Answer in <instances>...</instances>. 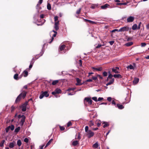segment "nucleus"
Returning a JSON list of instances; mask_svg holds the SVG:
<instances>
[{
  "label": "nucleus",
  "instance_id": "nucleus-1",
  "mask_svg": "<svg viewBox=\"0 0 149 149\" xmlns=\"http://www.w3.org/2000/svg\"><path fill=\"white\" fill-rule=\"evenodd\" d=\"M28 102H27L22 104L21 106H20V108L22 110V111L24 112L26 111V106L27 105Z\"/></svg>",
  "mask_w": 149,
  "mask_h": 149
},
{
  "label": "nucleus",
  "instance_id": "nucleus-2",
  "mask_svg": "<svg viewBox=\"0 0 149 149\" xmlns=\"http://www.w3.org/2000/svg\"><path fill=\"white\" fill-rule=\"evenodd\" d=\"M131 29V28H129L127 26H124L121 28L119 30V32H124L125 31H128L129 30Z\"/></svg>",
  "mask_w": 149,
  "mask_h": 149
},
{
  "label": "nucleus",
  "instance_id": "nucleus-3",
  "mask_svg": "<svg viewBox=\"0 0 149 149\" xmlns=\"http://www.w3.org/2000/svg\"><path fill=\"white\" fill-rule=\"evenodd\" d=\"M86 135L88 138H90L93 137L94 135V133L91 130L86 132Z\"/></svg>",
  "mask_w": 149,
  "mask_h": 149
},
{
  "label": "nucleus",
  "instance_id": "nucleus-4",
  "mask_svg": "<svg viewBox=\"0 0 149 149\" xmlns=\"http://www.w3.org/2000/svg\"><path fill=\"white\" fill-rule=\"evenodd\" d=\"M85 101L88 103L90 105H91L92 103V100H91V98L88 97H85L84 100V104H85Z\"/></svg>",
  "mask_w": 149,
  "mask_h": 149
},
{
  "label": "nucleus",
  "instance_id": "nucleus-5",
  "mask_svg": "<svg viewBox=\"0 0 149 149\" xmlns=\"http://www.w3.org/2000/svg\"><path fill=\"white\" fill-rule=\"evenodd\" d=\"M26 117L24 115H22V118H21L20 121L19 122V124L21 126H22L25 121Z\"/></svg>",
  "mask_w": 149,
  "mask_h": 149
},
{
  "label": "nucleus",
  "instance_id": "nucleus-6",
  "mask_svg": "<svg viewBox=\"0 0 149 149\" xmlns=\"http://www.w3.org/2000/svg\"><path fill=\"white\" fill-rule=\"evenodd\" d=\"M61 90L58 88H56L54 91L52 92V94L53 95H55L56 94H59L61 93Z\"/></svg>",
  "mask_w": 149,
  "mask_h": 149
},
{
  "label": "nucleus",
  "instance_id": "nucleus-7",
  "mask_svg": "<svg viewBox=\"0 0 149 149\" xmlns=\"http://www.w3.org/2000/svg\"><path fill=\"white\" fill-rule=\"evenodd\" d=\"M27 93L26 91H23L19 95L23 99L25 98Z\"/></svg>",
  "mask_w": 149,
  "mask_h": 149
},
{
  "label": "nucleus",
  "instance_id": "nucleus-8",
  "mask_svg": "<svg viewBox=\"0 0 149 149\" xmlns=\"http://www.w3.org/2000/svg\"><path fill=\"white\" fill-rule=\"evenodd\" d=\"M16 145L15 142V141H13L12 142L9 143L8 146L10 148H13Z\"/></svg>",
  "mask_w": 149,
  "mask_h": 149
},
{
  "label": "nucleus",
  "instance_id": "nucleus-9",
  "mask_svg": "<svg viewBox=\"0 0 149 149\" xmlns=\"http://www.w3.org/2000/svg\"><path fill=\"white\" fill-rule=\"evenodd\" d=\"M134 20V17L133 16H130L127 19V22H133Z\"/></svg>",
  "mask_w": 149,
  "mask_h": 149
},
{
  "label": "nucleus",
  "instance_id": "nucleus-10",
  "mask_svg": "<svg viewBox=\"0 0 149 149\" xmlns=\"http://www.w3.org/2000/svg\"><path fill=\"white\" fill-rule=\"evenodd\" d=\"M92 68L94 71H100L102 70V68L101 67L97 68L93 67Z\"/></svg>",
  "mask_w": 149,
  "mask_h": 149
},
{
  "label": "nucleus",
  "instance_id": "nucleus-11",
  "mask_svg": "<svg viewBox=\"0 0 149 149\" xmlns=\"http://www.w3.org/2000/svg\"><path fill=\"white\" fill-rule=\"evenodd\" d=\"M76 80L77 81V83L76 84V86L81 85L83 84L82 83H81V80L79 78H76Z\"/></svg>",
  "mask_w": 149,
  "mask_h": 149
},
{
  "label": "nucleus",
  "instance_id": "nucleus-12",
  "mask_svg": "<svg viewBox=\"0 0 149 149\" xmlns=\"http://www.w3.org/2000/svg\"><path fill=\"white\" fill-rule=\"evenodd\" d=\"M18 74L17 73H16L14 75V78L15 80H17L21 78L22 77V76L21 75L19 77H18Z\"/></svg>",
  "mask_w": 149,
  "mask_h": 149
},
{
  "label": "nucleus",
  "instance_id": "nucleus-13",
  "mask_svg": "<svg viewBox=\"0 0 149 149\" xmlns=\"http://www.w3.org/2000/svg\"><path fill=\"white\" fill-rule=\"evenodd\" d=\"M116 107L118 108L119 109H122L124 108V107L122 105L119 104H117L116 105Z\"/></svg>",
  "mask_w": 149,
  "mask_h": 149
},
{
  "label": "nucleus",
  "instance_id": "nucleus-14",
  "mask_svg": "<svg viewBox=\"0 0 149 149\" xmlns=\"http://www.w3.org/2000/svg\"><path fill=\"white\" fill-rule=\"evenodd\" d=\"M57 32H55V33H54V34L52 36V38L51 40L49 42V43H51L54 40V37H55L56 36V35H57Z\"/></svg>",
  "mask_w": 149,
  "mask_h": 149
},
{
  "label": "nucleus",
  "instance_id": "nucleus-15",
  "mask_svg": "<svg viewBox=\"0 0 149 149\" xmlns=\"http://www.w3.org/2000/svg\"><path fill=\"white\" fill-rule=\"evenodd\" d=\"M28 74V73L27 71L26 70H24L22 73V74L21 75L22 76L23 75V76L25 77H26Z\"/></svg>",
  "mask_w": 149,
  "mask_h": 149
},
{
  "label": "nucleus",
  "instance_id": "nucleus-16",
  "mask_svg": "<svg viewBox=\"0 0 149 149\" xmlns=\"http://www.w3.org/2000/svg\"><path fill=\"white\" fill-rule=\"evenodd\" d=\"M114 79L113 78L112 79L110 80L108 83H107L106 84L107 86H108L109 85H110L112 84L114 81Z\"/></svg>",
  "mask_w": 149,
  "mask_h": 149
},
{
  "label": "nucleus",
  "instance_id": "nucleus-17",
  "mask_svg": "<svg viewBox=\"0 0 149 149\" xmlns=\"http://www.w3.org/2000/svg\"><path fill=\"white\" fill-rule=\"evenodd\" d=\"M34 60V58H32V61H31V63L29 66V70H30L31 69V68L32 67L33 65V64L34 62V61H33Z\"/></svg>",
  "mask_w": 149,
  "mask_h": 149
},
{
  "label": "nucleus",
  "instance_id": "nucleus-18",
  "mask_svg": "<svg viewBox=\"0 0 149 149\" xmlns=\"http://www.w3.org/2000/svg\"><path fill=\"white\" fill-rule=\"evenodd\" d=\"M21 98V96L19 95L16 99L15 101V102L16 103H17V102H19L20 101Z\"/></svg>",
  "mask_w": 149,
  "mask_h": 149
},
{
  "label": "nucleus",
  "instance_id": "nucleus-19",
  "mask_svg": "<svg viewBox=\"0 0 149 149\" xmlns=\"http://www.w3.org/2000/svg\"><path fill=\"white\" fill-rule=\"evenodd\" d=\"M79 144L78 141L77 140H75L73 141L72 144L73 146H75Z\"/></svg>",
  "mask_w": 149,
  "mask_h": 149
},
{
  "label": "nucleus",
  "instance_id": "nucleus-20",
  "mask_svg": "<svg viewBox=\"0 0 149 149\" xmlns=\"http://www.w3.org/2000/svg\"><path fill=\"white\" fill-rule=\"evenodd\" d=\"M84 20L85 22H88L91 24H94L95 23V22L86 19H84Z\"/></svg>",
  "mask_w": 149,
  "mask_h": 149
},
{
  "label": "nucleus",
  "instance_id": "nucleus-21",
  "mask_svg": "<svg viewBox=\"0 0 149 149\" xmlns=\"http://www.w3.org/2000/svg\"><path fill=\"white\" fill-rule=\"evenodd\" d=\"M99 146L98 142H97L93 145V147L95 148H98Z\"/></svg>",
  "mask_w": 149,
  "mask_h": 149
},
{
  "label": "nucleus",
  "instance_id": "nucleus-22",
  "mask_svg": "<svg viewBox=\"0 0 149 149\" xmlns=\"http://www.w3.org/2000/svg\"><path fill=\"white\" fill-rule=\"evenodd\" d=\"M96 124H97V126L99 127L101 124V121L99 120H97L95 122Z\"/></svg>",
  "mask_w": 149,
  "mask_h": 149
},
{
  "label": "nucleus",
  "instance_id": "nucleus-23",
  "mask_svg": "<svg viewBox=\"0 0 149 149\" xmlns=\"http://www.w3.org/2000/svg\"><path fill=\"white\" fill-rule=\"evenodd\" d=\"M59 82V80H55L53 81L52 84L53 85H55L56 84Z\"/></svg>",
  "mask_w": 149,
  "mask_h": 149
},
{
  "label": "nucleus",
  "instance_id": "nucleus-24",
  "mask_svg": "<svg viewBox=\"0 0 149 149\" xmlns=\"http://www.w3.org/2000/svg\"><path fill=\"white\" fill-rule=\"evenodd\" d=\"M53 140V139H50L46 144L45 148L47 147L50 144L51 142Z\"/></svg>",
  "mask_w": 149,
  "mask_h": 149
},
{
  "label": "nucleus",
  "instance_id": "nucleus-25",
  "mask_svg": "<svg viewBox=\"0 0 149 149\" xmlns=\"http://www.w3.org/2000/svg\"><path fill=\"white\" fill-rule=\"evenodd\" d=\"M113 76L115 78H122V76L120 74H115L113 75Z\"/></svg>",
  "mask_w": 149,
  "mask_h": 149
},
{
  "label": "nucleus",
  "instance_id": "nucleus-26",
  "mask_svg": "<svg viewBox=\"0 0 149 149\" xmlns=\"http://www.w3.org/2000/svg\"><path fill=\"white\" fill-rule=\"evenodd\" d=\"M133 44V43L132 42H128L125 44V45L127 47H129L131 46Z\"/></svg>",
  "mask_w": 149,
  "mask_h": 149
},
{
  "label": "nucleus",
  "instance_id": "nucleus-27",
  "mask_svg": "<svg viewBox=\"0 0 149 149\" xmlns=\"http://www.w3.org/2000/svg\"><path fill=\"white\" fill-rule=\"evenodd\" d=\"M102 124H104V125H103L104 128H105L107 127H108L109 125V124H108V123L107 122H104Z\"/></svg>",
  "mask_w": 149,
  "mask_h": 149
},
{
  "label": "nucleus",
  "instance_id": "nucleus-28",
  "mask_svg": "<svg viewBox=\"0 0 149 149\" xmlns=\"http://www.w3.org/2000/svg\"><path fill=\"white\" fill-rule=\"evenodd\" d=\"M5 142V140H3L1 141L0 143V147H3L4 146V144Z\"/></svg>",
  "mask_w": 149,
  "mask_h": 149
},
{
  "label": "nucleus",
  "instance_id": "nucleus-29",
  "mask_svg": "<svg viewBox=\"0 0 149 149\" xmlns=\"http://www.w3.org/2000/svg\"><path fill=\"white\" fill-rule=\"evenodd\" d=\"M112 71L115 73H119L118 70L114 68H113L112 69Z\"/></svg>",
  "mask_w": 149,
  "mask_h": 149
},
{
  "label": "nucleus",
  "instance_id": "nucleus-30",
  "mask_svg": "<svg viewBox=\"0 0 149 149\" xmlns=\"http://www.w3.org/2000/svg\"><path fill=\"white\" fill-rule=\"evenodd\" d=\"M42 93L44 96L46 97H48L49 95V94L48 93V92L47 91H45L43 92Z\"/></svg>",
  "mask_w": 149,
  "mask_h": 149
},
{
  "label": "nucleus",
  "instance_id": "nucleus-31",
  "mask_svg": "<svg viewBox=\"0 0 149 149\" xmlns=\"http://www.w3.org/2000/svg\"><path fill=\"white\" fill-rule=\"evenodd\" d=\"M137 28V25L136 24H134L132 26V29L133 30H136Z\"/></svg>",
  "mask_w": 149,
  "mask_h": 149
},
{
  "label": "nucleus",
  "instance_id": "nucleus-32",
  "mask_svg": "<svg viewBox=\"0 0 149 149\" xmlns=\"http://www.w3.org/2000/svg\"><path fill=\"white\" fill-rule=\"evenodd\" d=\"M139 81V79L138 78H135L133 81V83L135 84H137Z\"/></svg>",
  "mask_w": 149,
  "mask_h": 149
},
{
  "label": "nucleus",
  "instance_id": "nucleus-33",
  "mask_svg": "<svg viewBox=\"0 0 149 149\" xmlns=\"http://www.w3.org/2000/svg\"><path fill=\"white\" fill-rule=\"evenodd\" d=\"M20 129V127H18L17 128H16L15 130V132L16 133H17L19 131Z\"/></svg>",
  "mask_w": 149,
  "mask_h": 149
},
{
  "label": "nucleus",
  "instance_id": "nucleus-34",
  "mask_svg": "<svg viewBox=\"0 0 149 149\" xmlns=\"http://www.w3.org/2000/svg\"><path fill=\"white\" fill-rule=\"evenodd\" d=\"M65 45H63L61 46L60 47V51H62L65 48Z\"/></svg>",
  "mask_w": 149,
  "mask_h": 149
},
{
  "label": "nucleus",
  "instance_id": "nucleus-35",
  "mask_svg": "<svg viewBox=\"0 0 149 149\" xmlns=\"http://www.w3.org/2000/svg\"><path fill=\"white\" fill-rule=\"evenodd\" d=\"M17 144L19 146H21L22 144V142L20 140H18L17 141Z\"/></svg>",
  "mask_w": 149,
  "mask_h": 149
},
{
  "label": "nucleus",
  "instance_id": "nucleus-36",
  "mask_svg": "<svg viewBox=\"0 0 149 149\" xmlns=\"http://www.w3.org/2000/svg\"><path fill=\"white\" fill-rule=\"evenodd\" d=\"M47 9L49 10H51V5L49 3H48L47 6Z\"/></svg>",
  "mask_w": 149,
  "mask_h": 149
},
{
  "label": "nucleus",
  "instance_id": "nucleus-37",
  "mask_svg": "<svg viewBox=\"0 0 149 149\" xmlns=\"http://www.w3.org/2000/svg\"><path fill=\"white\" fill-rule=\"evenodd\" d=\"M108 6L109 5L108 4H106L102 6H101V8L102 9H105L107 8Z\"/></svg>",
  "mask_w": 149,
  "mask_h": 149
},
{
  "label": "nucleus",
  "instance_id": "nucleus-38",
  "mask_svg": "<svg viewBox=\"0 0 149 149\" xmlns=\"http://www.w3.org/2000/svg\"><path fill=\"white\" fill-rule=\"evenodd\" d=\"M127 68H130V69H134L133 66L132 65H130L129 66H127Z\"/></svg>",
  "mask_w": 149,
  "mask_h": 149
},
{
  "label": "nucleus",
  "instance_id": "nucleus-39",
  "mask_svg": "<svg viewBox=\"0 0 149 149\" xmlns=\"http://www.w3.org/2000/svg\"><path fill=\"white\" fill-rule=\"evenodd\" d=\"M109 74L108 77L107 78V80H108V78L111 79L113 77V76L112 74H110V72H109Z\"/></svg>",
  "mask_w": 149,
  "mask_h": 149
},
{
  "label": "nucleus",
  "instance_id": "nucleus-40",
  "mask_svg": "<svg viewBox=\"0 0 149 149\" xmlns=\"http://www.w3.org/2000/svg\"><path fill=\"white\" fill-rule=\"evenodd\" d=\"M94 123L92 120H91L90 121L89 123V126L91 127L93 126L94 125Z\"/></svg>",
  "mask_w": 149,
  "mask_h": 149
},
{
  "label": "nucleus",
  "instance_id": "nucleus-41",
  "mask_svg": "<svg viewBox=\"0 0 149 149\" xmlns=\"http://www.w3.org/2000/svg\"><path fill=\"white\" fill-rule=\"evenodd\" d=\"M77 136V138H76L75 139H77L79 140H80L81 139V137L79 133L78 134H77L76 136Z\"/></svg>",
  "mask_w": 149,
  "mask_h": 149
},
{
  "label": "nucleus",
  "instance_id": "nucleus-42",
  "mask_svg": "<svg viewBox=\"0 0 149 149\" xmlns=\"http://www.w3.org/2000/svg\"><path fill=\"white\" fill-rule=\"evenodd\" d=\"M10 130L13 131L14 130L15 127L14 125H11V126H10Z\"/></svg>",
  "mask_w": 149,
  "mask_h": 149
},
{
  "label": "nucleus",
  "instance_id": "nucleus-43",
  "mask_svg": "<svg viewBox=\"0 0 149 149\" xmlns=\"http://www.w3.org/2000/svg\"><path fill=\"white\" fill-rule=\"evenodd\" d=\"M54 28L56 31H57L59 29L58 25H54Z\"/></svg>",
  "mask_w": 149,
  "mask_h": 149
},
{
  "label": "nucleus",
  "instance_id": "nucleus-44",
  "mask_svg": "<svg viewBox=\"0 0 149 149\" xmlns=\"http://www.w3.org/2000/svg\"><path fill=\"white\" fill-rule=\"evenodd\" d=\"M81 10V8H80L78 10L76 11V14L77 15H79L80 13Z\"/></svg>",
  "mask_w": 149,
  "mask_h": 149
},
{
  "label": "nucleus",
  "instance_id": "nucleus-45",
  "mask_svg": "<svg viewBox=\"0 0 149 149\" xmlns=\"http://www.w3.org/2000/svg\"><path fill=\"white\" fill-rule=\"evenodd\" d=\"M43 0H39L38 3L37 4V6H38L39 5L41 4Z\"/></svg>",
  "mask_w": 149,
  "mask_h": 149
},
{
  "label": "nucleus",
  "instance_id": "nucleus-46",
  "mask_svg": "<svg viewBox=\"0 0 149 149\" xmlns=\"http://www.w3.org/2000/svg\"><path fill=\"white\" fill-rule=\"evenodd\" d=\"M107 74H108L106 72H105V71H104L103 73V76L104 77H106V76H107Z\"/></svg>",
  "mask_w": 149,
  "mask_h": 149
},
{
  "label": "nucleus",
  "instance_id": "nucleus-47",
  "mask_svg": "<svg viewBox=\"0 0 149 149\" xmlns=\"http://www.w3.org/2000/svg\"><path fill=\"white\" fill-rule=\"evenodd\" d=\"M146 45V43L144 42H142L141 43V47H144Z\"/></svg>",
  "mask_w": 149,
  "mask_h": 149
},
{
  "label": "nucleus",
  "instance_id": "nucleus-48",
  "mask_svg": "<svg viewBox=\"0 0 149 149\" xmlns=\"http://www.w3.org/2000/svg\"><path fill=\"white\" fill-rule=\"evenodd\" d=\"M72 125V123H71V122H70V121H69V122H68L67 124V127H69L70 126H71Z\"/></svg>",
  "mask_w": 149,
  "mask_h": 149
},
{
  "label": "nucleus",
  "instance_id": "nucleus-49",
  "mask_svg": "<svg viewBox=\"0 0 149 149\" xmlns=\"http://www.w3.org/2000/svg\"><path fill=\"white\" fill-rule=\"evenodd\" d=\"M58 17L57 16H56L54 17V19L55 22L57 21H58Z\"/></svg>",
  "mask_w": 149,
  "mask_h": 149
},
{
  "label": "nucleus",
  "instance_id": "nucleus-50",
  "mask_svg": "<svg viewBox=\"0 0 149 149\" xmlns=\"http://www.w3.org/2000/svg\"><path fill=\"white\" fill-rule=\"evenodd\" d=\"M88 127V126H86L85 127V131L86 132L89 131Z\"/></svg>",
  "mask_w": 149,
  "mask_h": 149
},
{
  "label": "nucleus",
  "instance_id": "nucleus-51",
  "mask_svg": "<svg viewBox=\"0 0 149 149\" xmlns=\"http://www.w3.org/2000/svg\"><path fill=\"white\" fill-rule=\"evenodd\" d=\"M10 126H8V127H7L6 128L5 130H6V132H8L10 129Z\"/></svg>",
  "mask_w": 149,
  "mask_h": 149
},
{
  "label": "nucleus",
  "instance_id": "nucleus-52",
  "mask_svg": "<svg viewBox=\"0 0 149 149\" xmlns=\"http://www.w3.org/2000/svg\"><path fill=\"white\" fill-rule=\"evenodd\" d=\"M29 141V140L27 138H25L24 139V141L26 143H28Z\"/></svg>",
  "mask_w": 149,
  "mask_h": 149
},
{
  "label": "nucleus",
  "instance_id": "nucleus-53",
  "mask_svg": "<svg viewBox=\"0 0 149 149\" xmlns=\"http://www.w3.org/2000/svg\"><path fill=\"white\" fill-rule=\"evenodd\" d=\"M97 77H98L100 79H103V77L100 75L99 74H98L97 75Z\"/></svg>",
  "mask_w": 149,
  "mask_h": 149
},
{
  "label": "nucleus",
  "instance_id": "nucleus-54",
  "mask_svg": "<svg viewBox=\"0 0 149 149\" xmlns=\"http://www.w3.org/2000/svg\"><path fill=\"white\" fill-rule=\"evenodd\" d=\"M92 99L95 101L97 102V97H95L92 98Z\"/></svg>",
  "mask_w": 149,
  "mask_h": 149
},
{
  "label": "nucleus",
  "instance_id": "nucleus-55",
  "mask_svg": "<svg viewBox=\"0 0 149 149\" xmlns=\"http://www.w3.org/2000/svg\"><path fill=\"white\" fill-rule=\"evenodd\" d=\"M44 95L42 93V94L40 95L39 96V98L40 99H41L43 98V97H44Z\"/></svg>",
  "mask_w": 149,
  "mask_h": 149
},
{
  "label": "nucleus",
  "instance_id": "nucleus-56",
  "mask_svg": "<svg viewBox=\"0 0 149 149\" xmlns=\"http://www.w3.org/2000/svg\"><path fill=\"white\" fill-rule=\"evenodd\" d=\"M115 31L119 32V30H118V29H114V30H112L111 31V32H112V33H113V32H115Z\"/></svg>",
  "mask_w": 149,
  "mask_h": 149
},
{
  "label": "nucleus",
  "instance_id": "nucleus-57",
  "mask_svg": "<svg viewBox=\"0 0 149 149\" xmlns=\"http://www.w3.org/2000/svg\"><path fill=\"white\" fill-rule=\"evenodd\" d=\"M60 128L61 130L63 131L64 130L65 127L63 126H60Z\"/></svg>",
  "mask_w": 149,
  "mask_h": 149
},
{
  "label": "nucleus",
  "instance_id": "nucleus-58",
  "mask_svg": "<svg viewBox=\"0 0 149 149\" xmlns=\"http://www.w3.org/2000/svg\"><path fill=\"white\" fill-rule=\"evenodd\" d=\"M112 98L110 97H108L107 98V100L109 101L110 102L111 101Z\"/></svg>",
  "mask_w": 149,
  "mask_h": 149
},
{
  "label": "nucleus",
  "instance_id": "nucleus-59",
  "mask_svg": "<svg viewBox=\"0 0 149 149\" xmlns=\"http://www.w3.org/2000/svg\"><path fill=\"white\" fill-rule=\"evenodd\" d=\"M111 103L113 105H114L116 107V103L114 100H113L112 101Z\"/></svg>",
  "mask_w": 149,
  "mask_h": 149
},
{
  "label": "nucleus",
  "instance_id": "nucleus-60",
  "mask_svg": "<svg viewBox=\"0 0 149 149\" xmlns=\"http://www.w3.org/2000/svg\"><path fill=\"white\" fill-rule=\"evenodd\" d=\"M97 77H92V79L93 80H95L97 79Z\"/></svg>",
  "mask_w": 149,
  "mask_h": 149
},
{
  "label": "nucleus",
  "instance_id": "nucleus-61",
  "mask_svg": "<svg viewBox=\"0 0 149 149\" xmlns=\"http://www.w3.org/2000/svg\"><path fill=\"white\" fill-rule=\"evenodd\" d=\"M103 99V98L102 97H100L98 98L97 101H100Z\"/></svg>",
  "mask_w": 149,
  "mask_h": 149
},
{
  "label": "nucleus",
  "instance_id": "nucleus-62",
  "mask_svg": "<svg viewBox=\"0 0 149 149\" xmlns=\"http://www.w3.org/2000/svg\"><path fill=\"white\" fill-rule=\"evenodd\" d=\"M59 21H57L55 22V25H59Z\"/></svg>",
  "mask_w": 149,
  "mask_h": 149
},
{
  "label": "nucleus",
  "instance_id": "nucleus-63",
  "mask_svg": "<svg viewBox=\"0 0 149 149\" xmlns=\"http://www.w3.org/2000/svg\"><path fill=\"white\" fill-rule=\"evenodd\" d=\"M146 27L147 29L149 30V23L146 25Z\"/></svg>",
  "mask_w": 149,
  "mask_h": 149
},
{
  "label": "nucleus",
  "instance_id": "nucleus-64",
  "mask_svg": "<svg viewBox=\"0 0 149 149\" xmlns=\"http://www.w3.org/2000/svg\"><path fill=\"white\" fill-rule=\"evenodd\" d=\"M45 145H41L40 146L39 148L40 149H43V147H44Z\"/></svg>",
  "mask_w": 149,
  "mask_h": 149
}]
</instances>
